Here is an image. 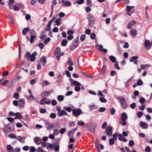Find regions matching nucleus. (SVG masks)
I'll return each instance as SVG.
<instances>
[{"mask_svg":"<svg viewBox=\"0 0 152 152\" xmlns=\"http://www.w3.org/2000/svg\"><path fill=\"white\" fill-rule=\"evenodd\" d=\"M88 18L89 21V25L92 27L93 26L95 20L94 17L90 13L88 15Z\"/></svg>","mask_w":152,"mask_h":152,"instance_id":"1","label":"nucleus"},{"mask_svg":"<svg viewBox=\"0 0 152 152\" xmlns=\"http://www.w3.org/2000/svg\"><path fill=\"white\" fill-rule=\"evenodd\" d=\"M37 55V53L36 52H34L32 54H31L28 52H27L26 54V56L29 58L30 61L33 62L36 59L35 56Z\"/></svg>","mask_w":152,"mask_h":152,"instance_id":"2","label":"nucleus"},{"mask_svg":"<svg viewBox=\"0 0 152 152\" xmlns=\"http://www.w3.org/2000/svg\"><path fill=\"white\" fill-rule=\"evenodd\" d=\"M72 113L73 115L75 117L78 116L83 113L81 109L80 108L73 110Z\"/></svg>","mask_w":152,"mask_h":152,"instance_id":"3","label":"nucleus"},{"mask_svg":"<svg viewBox=\"0 0 152 152\" xmlns=\"http://www.w3.org/2000/svg\"><path fill=\"white\" fill-rule=\"evenodd\" d=\"M113 127L111 126H107L105 129L106 134L109 136H111L113 134Z\"/></svg>","mask_w":152,"mask_h":152,"instance_id":"4","label":"nucleus"},{"mask_svg":"<svg viewBox=\"0 0 152 152\" xmlns=\"http://www.w3.org/2000/svg\"><path fill=\"white\" fill-rule=\"evenodd\" d=\"M96 124L94 123H91L88 127V129L91 133L94 134L95 133V128L96 127Z\"/></svg>","mask_w":152,"mask_h":152,"instance_id":"5","label":"nucleus"},{"mask_svg":"<svg viewBox=\"0 0 152 152\" xmlns=\"http://www.w3.org/2000/svg\"><path fill=\"white\" fill-rule=\"evenodd\" d=\"M12 124H14V123H9L8 124L6 125L4 128V132L7 133H10L11 131V129L9 126H11Z\"/></svg>","mask_w":152,"mask_h":152,"instance_id":"6","label":"nucleus"},{"mask_svg":"<svg viewBox=\"0 0 152 152\" xmlns=\"http://www.w3.org/2000/svg\"><path fill=\"white\" fill-rule=\"evenodd\" d=\"M47 99L46 98H44L42 99L40 102V103L41 104H50L51 103V100L49 99L47 101Z\"/></svg>","mask_w":152,"mask_h":152,"instance_id":"7","label":"nucleus"},{"mask_svg":"<svg viewBox=\"0 0 152 152\" xmlns=\"http://www.w3.org/2000/svg\"><path fill=\"white\" fill-rule=\"evenodd\" d=\"M150 42L149 40L146 39L145 40L144 45L146 48L147 50H148L151 48V45H150Z\"/></svg>","mask_w":152,"mask_h":152,"instance_id":"8","label":"nucleus"},{"mask_svg":"<svg viewBox=\"0 0 152 152\" xmlns=\"http://www.w3.org/2000/svg\"><path fill=\"white\" fill-rule=\"evenodd\" d=\"M78 42L77 40H74L72 42V43L70 46V50H74L77 46Z\"/></svg>","mask_w":152,"mask_h":152,"instance_id":"9","label":"nucleus"},{"mask_svg":"<svg viewBox=\"0 0 152 152\" xmlns=\"http://www.w3.org/2000/svg\"><path fill=\"white\" fill-rule=\"evenodd\" d=\"M61 2L63 4L64 6H69L71 5V3L68 0H62Z\"/></svg>","mask_w":152,"mask_h":152,"instance_id":"10","label":"nucleus"},{"mask_svg":"<svg viewBox=\"0 0 152 152\" xmlns=\"http://www.w3.org/2000/svg\"><path fill=\"white\" fill-rule=\"evenodd\" d=\"M45 124L46 126H48L47 129L48 130H50V128H53L54 127V125L53 124H51L50 122H46Z\"/></svg>","mask_w":152,"mask_h":152,"instance_id":"11","label":"nucleus"},{"mask_svg":"<svg viewBox=\"0 0 152 152\" xmlns=\"http://www.w3.org/2000/svg\"><path fill=\"white\" fill-rule=\"evenodd\" d=\"M34 141L37 145H39L42 142L41 139L38 137H35L34 139Z\"/></svg>","mask_w":152,"mask_h":152,"instance_id":"12","label":"nucleus"},{"mask_svg":"<svg viewBox=\"0 0 152 152\" xmlns=\"http://www.w3.org/2000/svg\"><path fill=\"white\" fill-rule=\"evenodd\" d=\"M136 22L135 20H133L130 22L127 26V28L129 29L131 28L133 26L136 24Z\"/></svg>","mask_w":152,"mask_h":152,"instance_id":"13","label":"nucleus"},{"mask_svg":"<svg viewBox=\"0 0 152 152\" xmlns=\"http://www.w3.org/2000/svg\"><path fill=\"white\" fill-rule=\"evenodd\" d=\"M51 91H45L42 92L41 95V96L42 97H45L48 96L50 94Z\"/></svg>","mask_w":152,"mask_h":152,"instance_id":"14","label":"nucleus"},{"mask_svg":"<svg viewBox=\"0 0 152 152\" xmlns=\"http://www.w3.org/2000/svg\"><path fill=\"white\" fill-rule=\"evenodd\" d=\"M140 125L141 127L143 129H146L148 128V125L145 122L141 121L140 123Z\"/></svg>","mask_w":152,"mask_h":152,"instance_id":"15","label":"nucleus"},{"mask_svg":"<svg viewBox=\"0 0 152 152\" xmlns=\"http://www.w3.org/2000/svg\"><path fill=\"white\" fill-rule=\"evenodd\" d=\"M67 113L64 110H62L61 111L58 113V116L61 117L64 115H67Z\"/></svg>","mask_w":152,"mask_h":152,"instance_id":"16","label":"nucleus"},{"mask_svg":"<svg viewBox=\"0 0 152 152\" xmlns=\"http://www.w3.org/2000/svg\"><path fill=\"white\" fill-rule=\"evenodd\" d=\"M121 119L123 120H126L127 118V115L125 113H123L121 114Z\"/></svg>","mask_w":152,"mask_h":152,"instance_id":"17","label":"nucleus"},{"mask_svg":"<svg viewBox=\"0 0 152 152\" xmlns=\"http://www.w3.org/2000/svg\"><path fill=\"white\" fill-rule=\"evenodd\" d=\"M29 28L28 27L24 28L22 31V34L23 35H25L29 31Z\"/></svg>","mask_w":152,"mask_h":152,"instance_id":"18","label":"nucleus"},{"mask_svg":"<svg viewBox=\"0 0 152 152\" xmlns=\"http://www.w3.org/2000/svg\"><path fill=\"white\" fill-rule=\"evenodd\" d=\"M39 61H41V63L42 62V61L43 62V63L42 64V65L44 66L45 65V64L47 62L46 58L45 56L42 57L41 60Z\"/></svg>","mask_w":152,"mask_h":152,"instance_id":"19","label":"nucleus"},{"mask_svg":"<svg viewBox=\"0 0 152 152\" xmlns=\"http://www.w3.org/2000/svg\"><path fill=\"white\" fill-rule=\"evenodd\" d=\"M19 105L20 107L23 106L24 104L25 103L23 99H20L18 101Z\"/></svg>","mask_w":152,"mask_h":152,"instance_id":"20","label":"nucleus"},{"mask_svg":"<svg viewBox=\"0 0 152 152\" xmlns=\"http://www.w3.org/2000/svg\"><path fill=\"white\" fill-rule=\"evenodd\" d=\"M130 33L131 35L135 36L137 34V31L134 28H133L130 31Z\"/></svg>","mask_w":152,"mask_h":152,"instance_id":"21","label":"nucleus"},{"mask_svg":"<svg viewBox=\"0 0 152 152\" xmlns=\"http://www.w3.org/2000/svg\"><path fill=\"white\" fill-rule=\"evenodd\" d=\"M61 50L60 48H56V50L54 52V54L56 55H58L61 53Z\"/></svg>","mask_w":152,"mask_h":152,"instance_id":"22","label":"nucleus"},{"mask_svg":"<svg viewBox=\"0 0 152 152\" xmlns=\"http://www.w3.org/2000/svg\"><path fill=\"white\" fill-rule=\"evenodd\" d=\"M73 85L77 86H80L81 85V84L79 82L76 81V80H74L72 83H71V86H73Z\"/></svg>","mask_w":152,"mask_h":152,"instance_id":"23","label":"nucleus"},{"mask_svg":"<svg viewBox=\"0 0 152 152\" xmlns=\"http://www.w3.org/2000/svg\"><path fill=\"white\" fill-rule=\"evenodd\" d=\"M62 19L61 18L59 17L57 18L56 20L55 21L56 24L57 26H59L61 24V21Z\"/></svg>","mask_w":152,"mask_h":152,"instance_id":"24","label":"nucleus"},{"mask_svg":"<svg viewBox=\"0 0 152 152\" xmlns=\"http://www.w3.org/2000/svg\"><path fill=\"white\" fill-rule=\"evenodd\" d=\"M109 59L112 63H115L116 61V58L115 56H110L109 57Z\"/></svg>","mask_w":152,"mask_h":152,"instance_id":"25","label":"nucleus"},{"mask_svg":"<svg viewBox=\"0 0 152 152\" xmlns=\"http://www.w3.org/2000/svg\"><path fill=\"white\" fill-rule=\"evenodd\" d=\"M151 66L150 64H142L141 66V68L142 69H145L146 68L149 67Z\"/></svg>","mask_w":152,"mask_h":152,"instance_id":"26","label":"nucleus"},{"mask_svg":"<svg viewBox=\"0 0 152 152\" xmlns=\"http://www.w3.org/2000/svg\"><path fill=\"white\" fill-rule=\"evenodd\" d=\"M57 99L59 101H62L64 99V96L62 95H59L57 96Z\"/></svg>","mask_w":152,"mask_h":152,"instance_id":"27","label":"nucleus"},{"mask_svg":"<svg viewBox=\"0 0 152 152\" xmlns=\"http://www.w3.org/2000/svg\"><path fill=\"white\" fill-rule=\"evenodd\" d=\"M119 99L121 105L126 102L125 99L123 97H119Z\"/></svg>","mask_w":152,"mask_h":152,"instance_id":"28","label":"nucleus"},{"mask_svg":"<svg viewBox=\"0 0 152 152\" xmlns=\"http://www.w3.org/2000/svg\"><path fill=\"white\" fill-rule=\"evenodd\" d=\"M36 37V35H31L30 37V42L31 43H33L34 39Z\"/></svg>","mask_w":152,"mask_h":152,"instance_id":"29","label":"nucleus"},{"mask_svg":"<svg viewBox=\"0 0 152 152\" xmlns=\"http://www.w3.org/2000/svg\"><path fill=\"white\" fill-rule=\"evenodd\" d=\"M20 95L17 92H15L13 95V97L16 99H19Z\"/></svg>","mask_w":152,"mask_h":152,"instance_id":"30","label":"nucleus"},{"mask_svg":"<svg viewBox=\"0 0 152 152\" xmlns=\"http://www.w3.org/2000/svg\"><path fill=\"white\" fill-rule=\"evenodd\" d=\"M106 69V67L105 66H103L102 68V69L101 72H100V74H104L105 72Z\"/></svg>","mask_w":152,"mask_h":152,"instance_id":"31","label":"nucleus"},{"mask_svg":"<svg viewBox=\"0 0 152 152\" xmlns=\"http://www.w3.org/2000/svg\"><path fill=\"white\" fill-rule=\"evenodd\" d=\"M68 41L66 39L63 40L61 42V45L63 46H65L66 45Z\"/></svg>","mask_w":152,"mask_h":152,"instance_id":"32","label":"nucleus"},{"mask_svg":"<svg viewBox=\"0 0 152 152\" xmlns=\"http://www.w3.org/2000/svg\"><path fill=\"white\" fill-rule=\"evenodd\" d=\"M134 8V7L130 6L127 5L126 7V10L127 12H129L132 9Z\"/></svg>","mask_w":152,"mask_h":152,"instance_id":"33","label":"nucleus"},{"mask_svg":"<svg viewBox=\"0 0 152 152\" xmlns=\"http://www.w3.org/2000/svg\"><path fill=\"white\" fill-rule=\"evenodd\" d=\"M139 58V57L137 56H132V58L131 59H129V61L130 62H132L134 60H137L138 58Z\"/></svg>","mask_w":152,"mask_h":152,"instance_id":"34","label":"nucleus"},{"mask_svg":"<svg viewBox=\"0 0 152 152\" xmlns=\"http://www.w3.org/2000/svg\"><path fill=\"white\" fill-rule=\"evenodd\" d=\"M35 98L33 95H30L27 97V99L29 100L32 101Z\"/></svg>","mask_w":152,"mask_h":152,"instance_id":"35","label":"nucleus"},{"mask_svg":"<svg viewBox=\"0 0 152 152\" xmlns=\"http://www.w3.org/2000/svg\"><path fill=\"white\" fill-rule=\"evenodd\" d=\"M86 4L89 7H92V1L91 0H87Z\"/></svg>","mask_w":152,"mask_h":152,"instance_id":"36","label":"nucleus"},{"mask_svg":"<svg viewBox=\"0 0 152 152\" xmlns=\"http://www.w3.org/2000/svg\"><path fill=\"white\" fill-rule=\"evenodd\" d=\"M68 65L69 66H72L73 65V63L72 61V59L70 58H69L68 59V60L67 62Z\"/></svg>","mask_w":152,"mask_h":152,"instance_id":"37","label":"nucleus"},{"mask_svg":"<svg viewBox=\"0 0 152 152\" xmlns=\"http://www.w3.org/2000/svg\"><path fill=\"white\" fill-rule=\"evenodd\" d=\"M7 149L9 152H11L12 149V147L10 145H7Z\"/></svg>","mask_w":152,"mask_h":152,"instance_id":"38","label":"nucleus"},{"mask_svg":"<svg viewBox=\"0 0 152 152\" xmlns=\"http://www.w3.org/2000/svg\"><path fill=\"white\" fill-rule=\"evenodd\" d=\"M51 24H50L49 23H48V25H47V27L46 28L45 30V31H50L51 30V28L50 27L51 26Z\"/></svg>","mask_w":152,"mask_h":152,"instance_id":"39","label":"nucleus"},{"mask_svg":"<svg viewBox=\"0 0 152 152\" xmlns=\"http://www.w3.org/2000/svg\"><path fill=\"white\" fill-rule=\"evenodd\" d=\"M29 34L30 36L37 35L35 31L33 29H31L29 31Z\"/></svg>","mask_w":152,"mask_h":152,"instance_id":"40","label":"nucleus"},{"mask_svg":"<svg viewBox=\"0 0 152 152\" xmlns=\"http://www.w3.org/2000/svg\"><path fill=\"white\" fill-rule=\"evenodd\" d=\"M7 17L10 22L12 23H14V22L13 20L12 17L10 15H8Z\"/></svg>","mask_w":152,"mask_h":152,"instance_id":"41","label":"nucleus"},{"mask_svg":"<svg viewBox=\"0 0 152 152\" xmlns=\"http://www.w3.org/2000/svg\"><path fill=\"white\" fill-rule=\"evenodd\" d=\"M16 139L21 143H24V141H22V138L20 136H18L16 137Z\"/></svg>","mask_w":152,"mask_h":152,"instance_id":"42","label":"nucleus"},{"mask_svg":"<svg viewBox=\"0 0 152 152\" xmlns=\"http://www.w3.org/2000/svg\"><path fill=\"white\" fill-rule=\"evenodd\" d=\"M95 145L96 147H99V141L98 139H96L95 141Z\"/></svg>","mask_w":152,"mask_h":152,"instance_id":"43","label":"nucleus"},{"mask_svg":"<svg viewBox=\"0 0 152 152\" xmlns=\"http://www.w3.org/2000/svg\"><path fill=\"white\" fill-rule=\"evenodd\" d=\"M66 131V129L65 128H64L61 129L59 132L61 134H63Z\"/></svg>","mask_w":152,"mask_h":152,"instance_id":"44","label":"nucleus"},{"mask_svg":"<svg viewBox=\"0 0 152 152\" xmlns=\"http://www.w3.org/2000/svg\"><path fill=\"white\" fill-rule=\"evenodd\" d=\"M122 108L124 109H126L128 107V105L126 103V102L121 105Z\"/></svg>","mask_w":152,"mask_h":152,"instance_id":"45","label":"nucleus"},{"mask_svg":"<svg viewBox=\"0 0 152 152\" xmlns=\"http://www.w3.org/2000/svg\"><path fill=\"white\" fill-rule=\"evenodd\" d=\"M145 101V99L142 97L139 99V102L141 104L144 103Z\"/></svg>","mask_w":152,"mask_h":152,"instance_id":"46","label":"nucleus"},{"mask_svg":"<svg viewBox=\"0 0 152 152\" xmlns=\"http://www.w3.org/2000/svg\"><path fill=\"white\" fill-rule=\"evenodd\" d=\"M54 146V145L53 144H50L48 146L47 145V149L50 148L51 150L53 149V147Z\"/></svg>","mask_w":152,"mask_h":152,"instance_id":"47","label":"nucleus"},{"mask_svg":"<svg viewBox=\"0 0 152 152\" xmlns=\"http://www.w3.org/2000/svg\"><path fill=\"white\" fill-rule=\"evenodd\" d=\"M84 0H77L76 2H75L74 3V4H75L76 3H77L78 4H83L84 2Z\"/></svg>","mask_w":152,"mask_h":152,"instance_id":"48","label":"nucleus"},{"mask_svg":"<svg viewBox=\"0 0 152 152\" xmlns=\"http://www.w3.org/2000/svg\"><path fill=\"white\" fill-rule=\"evenodd\" d=\"M59 132L57 129H54L53 130L54 134L55 135H57L59 134Z\"/></svg>","mask_w":152,"mask_h":152,"instance_id":"49","label":"nucleus"},{"mask_svg":"<svg viewBox=\"0 0 152 152\" xmlns=\"http://www.w3.org/2000/svg\"><path fill=\"white\" fill-rule=\"evenodd\" d=\"M137 83L138 86H141L143 84V82L141 79H139L137 81Z\"/></svg>","mask_w":152,"mask_h":152,"instance_id":"50","label":"nucleus"},{"mask_svg":"<svg viewBox=\"0 0 152 152\" xmlns=\"http://www.w3.org/2000/svg\"><path fill=\"white\" fill-rule=\"evenodd\" d=\"M115 140L113 138H112L109 139V142L110 144L111 145H112L114 143Z\"/></svg>","mask_w":152,"mask_h":152,"instance_id":"51","label":"nucleus"},{"mask_svg":"<svg viewBox=\"0 0 152 152\" xmlns=\"http://www.w3.org/2000/svg\"><path fill=\"white\" fill-rule=\"evenodd\" d=\"M129 145L131 147L133 146L134 145V142L133 140H130L129 141Z\"/></svg>","mask_w":152,"mask_h":152,"instance_id":"52","label":"nucleus"},{"mask_svg":"<svg viewBox=\"0 0 152 152\" xmlns=\"http://www.w3.org/2000/svg\"><path fill=\"white\" fill-rule=\"evenodd\" d=\"M9 81L8 80H6L4 81L3 82L1 83H0L1 85H3L4 86H6L7 85V84L8 83Z\"/></svg>","mask_w":152,"mask_h":152,"instance_id":"53","label":"nucleus"},{"mask_svg":"<svg viewBox=\"0 0 152 152\" xmlns=\"http://www.w3.org/2000/svg\"><path fill=\"white\" fill-rule=\"evenodd\" d=\"M39 64L37 65V69L38 70H40L41 69L42 66L41 63V61H39L38 62Z\"/></svg>","mask_w":152,"mask_h":152,"instance_id":"54","label":"nucleus"},{"mask_svg":"<svg viewBox=\"0 0 152 152\" xmlns=\"http://www.w3.org/2000/svg\"><path fill=\"white\" fill-rule=\"evenodd\" d=\"M110 112L111 114L113 115L115 113V110L113 107L111 108L110 109Z\"/></svg>","mask_w":152,"mask_h":152,"instance_id":"55","label":"nucleus"},{"mask_svg":"<svg viewBox=\"0 0 152 152\" xmlns=\"http://www.w3.org/2000/svg\"><path fill=\"white\" fill-rule=\"evenodd\" d=\"M15 116H16V117H18L19 118H22V116L21 114L18 112L16 113L15 114Z\"/></svg>","mask_w":152,"mask_h":152,"instance_id":"56","label":"nucleus"},{"mask_svg":"<svg viewBox=\"0 0 152 152\" xmlns=\"http://www.w3.org/2000/svg\"><path fill=\"white\" fill-rule=\"evenodd\" d=\"M86 35L85 34H82L80 37V39L81 41H84L86 38Z\"/></svg>","mask_w":152,"mask_h":152,"instance_id":"57","label":"nucleus"},{"mask_svg":"<svg viewBox=\"0 0 152 152\" xmlns=\"http://www.w3.org/2000/svg\"><path fill=\"white\" fill-rule=\"evenodd\" d=\"M96 34L94 33H92L90 35L91 38L92 39H94L96 38Z\"/></svg>","mask_w":152,"mask_h":152,"instance_id":"58","label":"nucleus"},{"mask_svg":"<svg viewBox=\"0 0 152 152\" xmlns=\"http://www.w3.org/2000/svg\"><path fill=\"white\" fill-rule=\"evenodd\" d=\"M99 100L102 102H106L107 101V100L103 97H100Z\"/></svg>","mask_w":152,"mask_h":152,"instance_id":"59","label":"nucleus"},{"mask_svg":"<svg viewBox=\"0 0 152 152\" xmlns=\"http://www.w3.org/2000/svg\"><path fill=\"white\" fill-rule=\"evenodd\" d=\"M77 124L80 126H83L85 124V123L82 121H78Z\"/></svg>","mask_w":152,"mask_h":152,"instance_id":"60","label":"nucleus"},{"mask_svg":"<svg viewBox=\"0 0 152 152\" xmlns=\"http://www.w3.org/2000/svg\"><path fill=\"white\" fill-rule=\"evenodd\" d=\"M56 116V114L54 113H52L50 115V117L52 118H55Z\"/></svg>","mask_w":152,"mask_h":152,"instance_id":"61","label":"nucleus"},{"mask_svg":"<svg viewBox=\"0 0 152 152\" xmlns=\"http://www.w3.org/2000/svg\"><path fill=\"white\" fill-rule=\"evenodd\" d=\"M36 80L35 79H32L30 81V84L32 85H33L36 83Z\"/></svg>","mask_w":152,"mask_h":152,"instance_id":"62","label":"nucleus"},{"mask_svg":"<svg viewBox=\"0 0 152 152\" xmlns=\"http://www.w3.org/2000/svg\"><path fill=\"white\" fill-rule=\"evenodd\" d=\"M36 148L33 146H31L30 147V152H34L36 151Z\"/></svg>","mask_w":152,"mask_h":152,"instance_id":"63","label":"nucleus"},{"mask_svg":"<svg viewBox=\"0 0 152 152\" xmlns=\"http://www.w3.org/2000/svg\"><path fill=\"white\" fill-rule=\"evenodd\" d=\"M143 114V113L142 112L139 111L137 113V116L138 118H140L142 117Z\"/></svg>","mask_w":152,"mask_h":152,"instance_id":"64","label":"nucleus"}]
</instances>
